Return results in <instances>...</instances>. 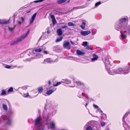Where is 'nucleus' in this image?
Here are the masks:
<instances>
[{"label": "nucleus", "mask_w": 130, "mask_h": 130, "mask_svg": "<svg viewBox=\"0 0 130 130\" xmlns=\"http://www.w3.org/2000/svg\"><path fill=\"white\" fill-rule=\"evenodd\" d=\"M86 48L88 50H89L90 49V47L88 46H86Z\"/></svg>", "instance_id": "nucleus-46"}, {"label": "nucleus", "mask_w": 130, "mask_h": 130, "mask_svg": "<svg viewBox=\"0 0 130 130\" xmlns=\"http://www.w3.org/2000/svg\"><path fill=\"white\" fill-rule=\"evenodd\" d=\"M46 107L45 106V107H44V110L43 112V113L42 115L43 117V119H44V115H45V114H47V113L46 112Z\"/></svg>", "instance_id": "nucleus-22"}, {"label": "nucleus", "mask_w": 130, "mask_h": 130, "mask_svg": "<svg viewBox=\"0 0 130 130\" xmlns=\"http://www.w3.org/2000/svg\"><path fill=\"white\" fill-rule=\"evenodd\" d=\"M84 8H85V7L83 6H78L73 7L72 10H73L78 9H82Z\"/></svg>", "instance_id": "nucleus-15"}, {"label": "nucleus", "mask_w": 130, "mask_h": 130, "mask_svg": "<svg viewBox=\"0 0 130 130\" xmlns=\"http://www.w3.org/2000/svg\"><path fill=\"white\" fill-rule=\"evenodd\" d=\"M105 123L104 122H101V125L102 126H104L105 125Z\"/></svg>", "instance_id": "nucleus-43"}, {"label": "nucleus", "mask_w": 130, "mask_h": 130, "mask_svg": "<svg viewBox=\"0 0 130 130\" xmlns=\"http://www.w3.org/2000/svg\"><path fill=\"white\" fill-rule=\"evenodd\" d=\"M52 22L53 24H55L56 22V20L55 19L52 20Z\"/></svg>", "instance_id": "nucleus-37"}, {"label": "nucleus", "mask_w": 130, "mask_h": 130, "mask_svg": "<svg viewBox=\"0 0 130 130\" xmlns=\"http://www.w3.org/2000/svg\"><path fill=\"white\" fill-rule=\"evenodd\" d=\"M87 42H84L83 43V45L85 47H86L87 46Z\"/></svg>", "instance_id": "nucleus-33"}, {"label": "nucleus", "mask_w": 130, "mask_h": 130, "mask_svg": "<svg viewBox=\"0 0 130 130\" xmlns=\"http://www.w3.org/2000/svg\"><path fill=\"white\" fill-rule=\"evenodd\" d=\"M38 91H39V92H41V87H39L38 89Z\"/></svg>", "instance_id": "nucleus-55"}, {"label": "nucleus", "mask_w": 130, "mask_h": 130, "mask_svg": "<svg viewBox=\"0 0 130 130\" xmlns=\"http://www.w3.org/2000/svg\"><path fill=\"white\" fill-rule=\"evenodd\" d=\"M93 106L96 109H98L99 108L98 106L94 104L93 105Z\"/></svg>", "instance_id": "nucleus-41"}, {"label": "nucleus", "mask_w": 130, "mask_h": 130, "mask_svg": "<svg viewBox=\"0 0 130 130\" xmlns=\"http://www.w3.org/2000/svg\"><path fill=\"white\" fill-rule=\"evenodd\" d=\"M91 33L90 30L86 31H82L80 32V34L83 36H86L87 35Z\"/></svg>", "instance_id": "nucleus-9"}, {"label": "nucleus", "mask_w": 130, "mask_h": 130, "mask_svg": "<svg viewBox=\"0 0 130 130\" xmlns=\"http://www.w3.org/2000/svg\"><path fill=\"white\" fill-rule=\"evenodd\" d=\"M98 110L100 112V113H103V111L101 110V109L100 108H99Z\"/></svg>", "instance_id": "nucleus-45"}, {"label": "nucleus", "mask_w": 130, "mask_h": 130, "mask_svg": "<svg viewBox=\"0 0 130 130\" xmlns=\"http://www.w3.org/2000/svg\"><path fill=\"white\" fill-rule=\"evenodd\" d=\"M98 58V56L96 54H93V58L91 59L92 61H94L96 60Z\"/></svg>", "instance_id": "nucleus-13"}, {"label": "nucleus", "mask_w": 130, "mask_h": 130, "mask_svg": "<svg viewBox=\"0 0 130 130\" xmlns=\"http://www.w3.org/2000/svg\"><path fill=\"white\" fill-rule=\"evenodd\" d=\"M43 53L45 54H47V52L45 51H43Z\"/></svg>", "instance_id": "nucleus-53"}, {"label": "nucleus", "mask_w": 130, "mask_h": 130, "mask_svg": "<svg viewBox=\"0 0 130 130\" xmlns=\"http://www.w3.org/2000/svg\"><path fill=\"white\" fill-rule=\"evenodd\" d=\"M23 96L24 97H27L28 96H29V93H26V94H23Z\"/></svg>", "instance_id": "nucleus-34"}, {"label": "nucleus", "mask_w": 130, "mask_h": 130, "mask_svg": "<svg viewBox=\"0 0 130 130\" xmlns=\"http://www.w3.org/2000/svg\"><path fill=\"white\" fill-rule=\"evenodd\" d=\"M87 99H89V98L86 95L85 96Z\"/></svg>", "instance_id": "nucleus-64"}, {"label": "nucleus", "mask_w": 130, "mask_h": 130, "mask_svg": "<svg viewBox=\"0 0 130 130\" xmlns=\"http://www.w3.org/2000/svg\"><path fill=\"white\" fill-rule=\"evenodd\" d=\"M41 2V0L35 1H34V2H35V3H38V2Z\"/></svg>", "instance_id": "nucleus-50"}, {"label": "nucleus", "mask_w": 130, "mask_h": 130, "mask_svg": "<svg viewBox=\"0 0 130 130\" xmlns=\"http://www.w3.org/2000/svg\"><path fill=\"white\" fill-rule=\"evenodd\" d=\"M6 91L4 89L2 90V92L1 93V95H6Z\"/></svg>", "instance_id": "nucleus-20"}, {"label": "nucleus", "mask_w": 130, "mask_h": 130, "mask_svg": "<svg viewBox=\"0 0 130 130\" xmlns=\"http://www.w3.org/2000/svg\"><path fill=\"white\" fill-rule=\"evenodd\" d=\"M57 33L58 35L59 36H60L62 34V31L61 29L59 28L57 30Z\"/></svg>", "instance_id": "nucleus-14"}, {"label": "nucleus", "mask_w": 130, "mask_h": 130, "mask_svg": "<svg viewBox=\"0 0 130 130\" xmlns=\"http://www.w3.org/2000/svg\"><path fill=\"white\" fill-rule=\"evenodd\" d=\"M11 67V66L9 65H7L6 67V68L8 69H10Z\"/></svg>", "instance_id": "nucleus-47"}, {"label": "nucleus", "mask_w": 130, "mask_h": 130, "mask_svg": "<svg viewBox=\"0 0 130 130\" xmlns=\"http://www.w3.org/2000/svg\"><path fill=\"white\" fill-rule=\"evenodd\" d=\"M13 88L12 87H10L8 90L7 91L8 92H12L13 91Z\"/></svg>", "instance_id": "nucleus-28"}, {"label": "nucleus", "mask_w": 130, "mask_h": 130, "mask_svg": "<svg viewBox=\"0 0 130 130\" xmlns=\"http://www.w3.org/2000/svg\"><path fill=\"white\" fill-rule=\"evenodd\" d=\"M24 38L23 36H21L18 39H17V41H18V42H21L23 39H24Z\"/></svg>", "instance_id": "nucleus-19"}, {"label": "nucleus", "mask_w": 130, "mask_h": 130, "mask_svg": "<svg viewBox=\"0 0 130 130\" xmlns=\"http://www.w3.org/2000/svg\"><path fill=\"white\" fill-rule=\"evenodd\" d=\"M129 72V68H119L117 70L114 71L115 73L119 74H126L128 73Z\"/></svg>", "instance_id": "nucleus-1"}, {"label": "nucleus", "mask_w": 130, "mask_h": 130, "mask_svg": "<svg viewBox=\"0 0 130 130\" xmlns=\"http://www.w3.org/2000/svg\"><path fill=\"white\" fill-rule=\"evenodd\" d=\"M126 32L127 33L128 35L130 36V26H129V27Z\"/></svg>", "instance_id": "nucleus-29"}, {"label": "nucleus", "mask_w": 130, "mask_h": 130, "mask_svg": "<svg viewBox=\"0 0 130 130\" xmlns=\"http://www.w3.org/2000/svg\"><path fill=\"white\" fill-rule=\"evenodd\" d=\"M51 84V82L50 81H48V84L49 85H50Z\"/></svg>", "instance_id": "nucleus-62"}, {"label": "nucleus", "mask_w": 130, "mask_h": 130, "mask_svg": "<svg viewBox=\"0 0 130 130\" xmlns=\"http://www.w3.org/2000/svg\"><path fill=\"white\" fill-rule=\"evenodd\" d=\"M50 126L52 130H55V123L53 121L50 122Z\"/></svg>", "instance_id": "nucleus-8"}, {"label": "nucleus", "mask_w": 130, "mask_h": 130, "mask_svg": "<svg viewBox=\"0 0 130 130\" xmlns=\"http://www.w3.org/2000/svg\"><path fill=\"white\" fill-rule=\"evenodd\" d=\"M128 18H120L119 20V23L120 24V25H124V27L126 25V21L128 20Z\"/></svg>", "instance_id": "nucleus-2"}, {"label": "nucleus", "mask_w": 130, "mask_h": 130, "mask_svg": "<svg viewBox=\"0 0 130 130\" xmlns=\"http://www.w3.org/2000/svg\"><path fill=\"white\" fill-rule=\"evenodd\" d=\"M86 130H92V129L91 126H89L87 128Z\"/></svg>", "instance_id": "nucleus-40"}, {"label": "nucleus", "mask_w": 130, "mask_h": 130, "mask_svg": "<svg viewBox=\"0 0 130 130\" xmlns=\"http://www.w3.org/2000/svg\"><path fill=\"white\" fill-rule=\"evenodd\" d=\"M32 52H41V48H40L37 49H36L35 50H32Z\"/></svg>", "instance_id": "nucleus-26"}, {"label": "nucleus", "mask_w": 130, "mask_h": 130, "mask_svg": "<svg viewBox=\"0 0 130 130\" xmlns=\"http://www.w3.org/2000/svg\"><path fill=\"white\" fill-rule=\"evenodd\" d=\"M82 95L83 96L85 97L86 95L85 93H82Z\"/></svg>", "instance_id": "nucleus-51"}, {"label": "nucleus", "mask_w": 130, "mask_h": 130, "mask_svg": "<svg viewBox=\"0 0 130 130\" xmlns=\"http://www.w3.org/2000/svg\"><path fill=\"white\" fill-rule=\"evenodd\" d=\"M62 37H60L59 38H57L55 42H60L62 40Z\"/></svg>", "instance_id": "nucleus-21"}, {"label": "nucleus", "mask_w": 130, "mask_h": 130, "mask_svg": "<svg viewBox=\"0 0 130 130\" xmlns=\"http://www.w3.org/2000/svg\"><path fill=\"white\" fill-rule=\"evenodd\" d=\"M120 36L123 39L125 38L126 37V36L125 35L122 34L120 35Z\"/></svg>", "instance_id": "nucleus-32"}, {"label": "nucleus", "mask_w": 130, "mask_h": 130, "mask_svg": "<svg viewBox=\"0 0 130 130\" xmlns=\"http://www.w3.org/2000/svg\"><path fill=\"white\" fill-rule=\"evenodd\" d=\"M89 104V101H88L87 102L86 104V105H85V107H86L87 105H88Z\"/></svg>", "instance_id": "nucleus-56"}, {"label": "nucleus", "mask_w": 130, "mask_h": 130, "mask_svg": "<svg viewBox=\"0 0 130 130\" xmlns=\"http://www.w3.org/2000/svg\"><path fill=\"white\" fill-rule=\"evenodd\" d=\"M54 61H53L50 58H48L45 59L44 62V63H52Z\"/></svg>", "instance_id": "nucleus-10"}, {"label": "nucleus", "mask_w": 130, "mask_h": 130, "mask_svg": "<svg viewBox=\"0 0 130 130\" xmlns=\"http://www.w3.org/2000/svg\"><path fill=\"white\" fill-rule=\"evenodd\" d=\"M55 112V110H54V112H53L52 113V115H53V114H54Z\"/></svg>", "instance_id": "nucleus-54"}, {"label": "nucleus", "mask_w": 130, "mask_h": 130, "mask_svg": "<svg viewBox=\"0 0 130 130\" xmlns=\"http://www.w3.org/2000/svg\"><path fill=\"white\" fill-rule=\"evenodd\" d=\"M61 82L67 84H69L71 83V81L68 79H63Z\"/></svg>", "instance_id": "nucleus-11"}, {"label": "nucleus", "mask_w": 130, "mask_h": 130, "mask_svg": "<svg viewBox=\"0 0 130 130\" xmlns=\"http://www.w3.org/2000/svg\"><path fill=\"white\" fill-rule=\"evenodd\" d=\"M7 120H8V122L9 121V117H7Z\"/></svg>", "instance_id": "nucleus-59"}, {"label": "nucleus", "mask_w": 130, "mask_h": 130, "mask_svg": "<svg viewBox=\"0 0 130 130\" xmlns=\"http://www.w3.org/2000/svg\"><path fill=\"white\" fill-rule=\"evenodd\" d=\"M0 24H4V22H0Z\"/></svg>", "instance_id": "nucleus-61"}, {"label": "nucleus", "mask_w": 130, "mask_h": 130, "mask_svg": "<svg viewBox=\"0 0 130 130\" xmlns=\"http://www.w3.org/2000/svg\"><path fill=\"white\" fill-rule=\"evenodd\" d=\"M107 61H106L105 63V66L106 68H107L106 66H107Z\"/></svg>", "instance_id": "nucleus-58"}, {"label": "nucleus", "mask_w": 130, "mask_h": 130, "mask_svg": "<svg viewBox=\"0 0 130 130\" xmlns=\"http://www.w3.org/2000/svg\"><path fill=\"white\" fill-rule=\"evenodd\" d=\"M53 93V91H52L51 89H50L47 91L46 92V94L48 95H50Z\"/></svg>", "instance_id": "nucleus-17"}, {"label": "nucleus", "mask_w": 130, "mask_h": 130, "mask_svg": "<svg viewBox=\"0 0 130 130\" xmlns=\"http://www.w3.org/2000/svg\"><path fill=\"white\" fill-rule=\"evenodd\" d=\"M101 4V2H97V3H96L95 4V7H96V6H98L99 5H100V4Z\"/></svg>", "instance_id": "nucleus-36"}, {"label": "nucleus", "mask_w": 130, "mask_h": 130, "mask_svg": "<svg viewBox=\"0 0 130 130\" xmlns=\"http://www.w3.org/2000/svg\"><path fill=\"white\" fill-rule=\"evenodd\" d=\"M61 83H62L61 82V81L60 82H58L56 84L54 85H53V86H57L60 85L61 84Z\"/></svg>", "instance_id": "nucleus-30"}, {"label": "nucleus", "mask_w": 130, "mask_h": 130, "mask_svg": "<svg viewBox=\"0 0 130 130\" xmlns=\"http://www.w3.org/2000/svg\"><path fill=\"white\" fill-rule=\"evenodd\" d=\"M70 44L68 41H64L63 44V46L64 48H67V49H70Z\"/></svg>", "instance_id": "nucleus-7"}, {"label": "nucleus", "mask_w": 130, "mask_h": 130, "mask_svg": "<svg viewBox=\"0 0 130 130\" xmlns=\"http://www.w3.org/2000/svg\"><path fill=\"white\" fill-rule=\"evenodd\" d=\"M51 18L53 20V19H55V17H54V15L53 14H52V15H51Z\"/></svg>", "instance_id": "nucleus-44"}, {"label": "nucleus", "mask_w": 130, "mask_h": 130, "mask_svg": "<svg viewBox=\"0 0 130 130\" xmlns=\"http://www.w3.org/2000/svg\"><path fill=\"white\" fill-rule=\"evenodd\" d=\"M56 89V88H53V89L52 90V91H53V92L55 91Z\"/></svg>", "instance_id": "nucleus-49"}, {"label": "nucleus", "mask_w": 130, "mask_h": 130, "mask_svg": "<svg viewBox=\"0 0 130 130\" xmlns=\"http://www.w3.org/2000/svg\"><path fill=\"white\" fill-rule=\"evenodd\" d=\"M36 15L37 13H35L33 15L31 18L30 20V23L31 24L33 23L36 16Z\"/></svg>", "instance_id": "nucleus-12"}, {"label": "nucleus", "mask_w": 130, "mask_h": 130, "mask_svg": "<svg viewBox=\"0 0 130 130\" xmlns=\"http://www.w3.org/2000/svg\"><path fill=\"white\" fill-rule=\"evenodd\" d=\"M30 12V10H29V11H26V12L25 14L28 13Z\"/></svg>", "instance_id": "nucleus-57"}, {"label": "nucleus", "mask_w": 130, "mask_h": 130, "mask_svg": "<svg viewBox=\"0 0 130 130\" xmlns=\"http://www.w3.org/2000/svg\"><path fill=\"white\" fill-rule=\"evenodd\" d=\"M14 28H15V27H14L13 28L10 27L8 28V29H9V30L10 31H11L13 30H14Z\"/></svg>", "instance_id": "nucleus-35"}, {"label": "nucleus", "mask_w": 130, "mask_h": 130, "mask_svg": "<svg viewBox=\"0 0 130 130\" xmlns=\"http://www.w3.org/2000/svg\"><path fill=\"white\" fill-rule=\"evenodd\" d=\"M3 109L5 110H7L8 108L6 105L5 104H3L2 105Z\"/></svg>", "instance_id": "nucleus-25"}, {"label": "nucleus", "mask_w": 130, "mask_h": 130, "mask_svg": "<svg viewBox=\"0 0 130 130\" xmlns=\"http://www.w3.org/2000/svg\"><path fill=\"white\" fill-rule=\"evenodd\" d=\"M18 23L19 24H21V22L20 21L18 22Z\"/></svg>", "instance_id": "nucleus-63"}, {"label": "nucleus", "mask_w": 130, "mask_h": 130, "mask_svg": "<svg viewBox=\"0 0 130 130\" xmlns=\"http://www.w3.org/2000/svg\"><path fill=\"white\" fill-rule=\"evenodd\" d=\"M29 30H28L27 31V33L25 34L23 36L24 37V38H25L27 36V35L29 33Z\"/></svg>", "instance_id": "nucleus-31"}, {"label": "nucleus", "mask_w": 130, "mask_h": 130, "mask_svg": "<svg viewBox=\"0 0 130 130\" xmlns=\"http://www.w3.org/2000/svg\"><path fill=\"white\" fill-rule=\"evenodd\" d=\"M67 27V26L66 25H62L61 26V27L62 28H66Z\"/></svg>", "instance_id": "nucleus-39"}, {"label": "nucleus", "mask_w": 130, "mask_h": 130, "mask_svg": "<svg viewBox=\"0 0 130 130\" xmlns=\"http://www.w3.org/2000/svg\"><path fill=\"white\" fill-rule=\"evenodd\" d=\"M10 22V21L9 20H8L7 21L4 22V24H8Z\"/></svg>", "instance_id": "nucleus-38"}, {"label": "nucleus", "mask_w": 130, "mask_h": 130, "mask_svg": "<svg viewBox=\"0 0 130 130\" xmlns=\"http://www.w3.org/2000/svg\"><path fill=\"white\" fill-rule=\"evenodd\" d=\"M18 42L17 41V40H16V41H13V42H11L10 44L11 45H15L17 44L18 43Z\"/></svg>", "instance_id": "nucleus-24"}, {"label": "nucleus", "mask_w": 130, "mask_h": 130, "mask_svg": "<svg viewBox=\"0 0 130 130\" xmlns=\"http://www.w3.org/2000/svg\"><path fill=\"white\" fill-rule=\"evenodd\" d=\"M41 124V116L39 117L36 118L35 121V125L37 127L40 126ZM40 128V127L39 128Z\"/></svg>", "instance_id": "nucleus-3"}, {"label": "nucleus", "mask_w": 130, "mask_h": 130, "mask_svg": "<svg viewBox=\"0 0 130 130\" xmlns=\"http://www.w3.org/2000/svg\"><path fill=\"white\" fill-rule=\"evenodd\" d=\"M68 25L69 26H75V25L72 22H69L68 23Z\"/></svg>", "instance_id": "nucleus-27"}, {"label": "nucleus", "mask_w": 130, "mask_h": 130, "mask_svg": "<svg viewBox=\"0 0 130 130\" xmlns=\"http://www.w3.org/2000/svg\"><path fill=\"white\" fill-rule=\"evenodd\" d=\"M49 27H47V32H45L44 33H42V34L41 36V39L44 40V38H46L47 37V35H46V34H48L50 33V31L49 30Z\"/></svg>", "instance_id": "nucleus-6"}, {"label": "nucleus", "mask_w": 130, "mask_h": 130, "mask_svg": "<svg viewBox=\"0 0 130 130\" xmlns=\"http://www.w3.org/2000/svg\"><path fill=\"white\" fill-rule=\"evenodd\" d=\"M107 72L109 74H111V75H114V74H112V73L111 72L110 70H107Z\"/></svg>", "instance_id": "nucleus-42"}, {"label": "nucleus", "mask_w": 130, "mask_h": 130, "mask_svg": "<svg viewBox=\"0 0 130 130\" xmlns=\"http://www.w3.org/2000/svg\"><path fill=\"white\" fill-rule=\"evenodd\" d=\"M85 23L84 22H83L82 24V25L80 26V27L82 29H84L85 28Z\"/></svg>", "instance_id": "nucleus-23"}, {"label": "nucleus", "mask_w": 130, "mask_h": 130, "mask_svg": "<svg viewBox=\"0 0 130 130\" xmlns=\"http://www.w3.org/2000/svg\"><path fill=\"white\" fill-rule=\"evenodd\" d=\"M129 113H127V112L125 114V115L124 116V117L125 116H126L127 115H128V114Z\"/></svg>", "instance_id": "nucleus-60"}, {"label": "nucleus", "mask_w": 130, "mask_h": 130, "mask_svg": "<svg viewBox=\"0 0 130 130\" xmlns=\"http://www.w3.org/2000/svg\"><path fill=\"white\" fill-rule=\"evenodd\" d=\"M75 83L77 84L78 87V88H83V90L84 91V92L85 91V89L84 88L85 86V85L83 83H81L78 81H75Z\"/></svg>", "instance_id": "nucleus-5"}, {"label": "nucleus", "mask_w": 130, "mask_h": 130, "mask_svg": "<svg viewBox=\"0 0 130 130\" xmlns=\"http://www.w3.org/2000/svg\"><path fill=\"white\" fill-rule=\"evenodd\" d=\"M125 28L124 25H120L119 23L116 25L115 27L116 29L119 31L120 30H123Z\"/></svg>", "instance_id": "nucleus-4"}, {"label": "nucleus", "mask_w": 130, "mask_h": 130, "mask_svg": "<svg viewBox=\"0 0 130 130\" xmlns=\"http://www.w3.org/2000/svg\"><path fill=\"white\" fill-rule=\"evenodd\" d=\"M21 19L22 20V22H23L24 20V18L23 17H22L21 18Z\"/></svg>", "instance_id": "nucleus-52"}, {"label": "nucleus", "mask_w": 130, "mask_h": 130, "mask_svg": "<svg viewBox=\"0 0 130 130\" xmlns=\"http://www.w3.org/2000/svg\"><path fill=\"white\" fill-rule=\"evenodd\" d=\"M67 0H58L57 3L58 4H61L65 2Z\"/></svg>", "instance_id": "nucleus-18"}, {"label": "nucleus", "mask_w": 130, "mask_h": 130, "mask_svg": "<svg viewBox=\"0 0 130 130\" xmlns=\"http://www.w3.org/2000/svg\"><path fill=\"white\" fill-rule=\"evenodd\" d=\"M70 42L71 43V44L73 45H75L76 44L74 42H73L72 41H70Z\"/></svg>", "instance_id": "nucleus-48"}, {"label": "nucleus", "mask_w": 130, "mask_h": 130, "mask_svg": "<svg viewBox=\"0 0 130 130\" xmlns=\"http://www.w3.org/2000/svg\"><path fill=\"white\" fill-rule=\"evenodd\" d=\"M76 53L78 55H84L85 54V53L79 50H77L76 51Z\"/></svg>", "instance_id": "nucleus-16"}]
</instances>
